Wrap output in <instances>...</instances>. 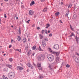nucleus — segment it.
<instances>
[{
	"instance_id": "nucleus-25",
	"label": "nucleus",
	"mask_w": 79,
	"mask_h": 79,
	"mask_svg": "<svg viewBox=\"0 0 79 79\" xmlns=\"http://www.w3.org/2000/svg\"><path fill=\"white\" fill-rule=\"evenodd\" d=\"M56 16H59L60 15V12H56L55 14Z\"/></svg>"
},
{
	"instance_id": "nucleus-18",
	"label": "nucleus",
	"mask_w": 79,
	"mask_h": 79,
	"mask_svg": "<svg viewBox=\"0 0 79 79\" xmlns=\"http://www.w3.org/2000/svg\"><path fill=\"white\" fill-rule=\"evenodd\" d=\"M8 69L7 68H5L4 69L3 71L4 72H6L8 71Z\"/></svg>"
},
{
	"instance_id": "nucleus-58",
	"label": "nucleus",
	"mask_w": 79,
	"mask_h": 79,
	"mask_svg": "<svg viewBox=\"0 0 79 79\" xmlns=\"http://www.w3.org/2000/svg\"><path fill=\"white\" fill-rule=\"evenodd\" d=\"M34 55H35V53H33L32 54V55L33 56H34Z\"/></svg>"
},
{
	"instance_id": "nucleus-53",
	"label": "nucleus",
	"mask_w": 79,
	"mask_h": 79,
	"mask_svg": "<svg viewBox=\"0 0 79 79\" xmlns=\"http://www.w3.org/2000/svg\"><path fill=\"white\" fill-rule=\"evenodd\" d=\"M9 52H12V49H10L9 50Z\"/></svg>"
},
{
	"instance_id": "nucleus-13",
	"label": "nucleus",
	"mask_w": 79,
	"mask_h": 79,
	"mask_svg": "<svg viewBox=\"0 0 79 79\" xmlns=\"http://www.w3.org/2000/svg\"><path fill=\"white\" fill-rule=\"evenodd\" d=\"M34 4H35V2L34 1H32L31 3L30 4V6H32V5H34Z\"/></svg>"
},
{
	"instance_id": "nucleus-57",
	"label": "nucleus",
	"mask_w": 79,
	"mask_h": 79,
	"mask_svg": "<svg viewBox=\"0 0 79 79\" xmlns=\"http://www.w3.org/2000/svg\"><path fill=\"white\" fill-rule=\"evenodd\" d=\"M4 1H5V2H8V0H4Z\"/></svg>"
},
{
	"instance_id": "nucleus-9",
	"label": "nucleus",
	"mask_w": 79,
	"mask_h": 79,
	"mask_svg": "<svg viewBox=\"0 0 79 79\" xmlns=\"http://www.w3.org/2000/svg\"><path fill=\"white\" fill-rule=\"evenodd\" d=\"M75 61L76 63H79V57H76L75 59Z\"/></svg>"
},
{
	"instance_id": "nucleus-16",
	"label": "nucleus",
	"mask_w": 79,
	"mask_h": 79,
	"mask_svg": "<svg viewBox=\"0 0 79 79\" xmlns=\"http://www.w3.org/2000/svg\"><path fill=\"white\" fill-rule=\"evenodd\" d=\"M31 51H29L27 53V55L28 56H30L31 55Z\"/></svg>"
},
{
	"instance_id": "nucleus-17",
	"label": "nucleus",
	"mask_w": 79,
	"mask_h": 79,
	"mask_svg": "<svg viewBox=\"0 0 79 79\" xmlns=\"http://www.w3.org/2000/svg\"><path fill=\"white\" fill-rule=\"evenodd\" d=\"M23 43L25 44L26 42V39L24 37L23 39Z\"/></svg>"
},
{
	"instance_id": "nucleus-39",
	"label": "nucleus",
	"mask_w": 79,
	"mask_h": 79,
	"mask_svg": "<svg viewBox=\"0 0 79 79\" xmlns=\"http://www.w3.org/2000/svg\"><path fill=\"white\" fill-rule=\"evenodd\" d=\"M45 32V30H43L41 32L42 33V34H44V33Z\"/></svg>"
},
{
	"instance_id": "nucleus-61",
	"label": "nucleus",
	"mask_w": 79,
	"mask_h": 79,
	"mask_svg": "<svg viewBox=\"0 0 79 79\" xmlns=\"http://www.w3.org/2000/svg\"><path fill=\"white\" fill-rule=\"evenodd\" d=\"M27 23H29V22H28V21H27Z\"/></svg>"
},
{
	"instance_id": "nucleus-21",
	"label": "nucleus",
	"mask_w": 79,
	"mask_h": 79,
	"mask_svg": "<svg viewBox=\"0 0 79 79\" xmlns=\"http://www.w3.org/2000/svg\"><path fill=\"white\" fill-rule=\"evenodd\" d=\"M37 66L38 68L41 67V64L39 63L37 64Z\"/></svg>"
},
{
	"instance_id": "nucleus-30",
	"label": "nucleus",
	"mask_w": 79,
	"mask_h": 79,
	"mask_svg": "<svg viewBox=\"0 0 79 79\" xmlns=\"http://www.w3.org/2000/svg\"><path fill=\"white\" fill-rule=\"evenodd\" d=\"M16 51H18V52H21V49H17L16 50Z\"/></svg>"
},
{
	"instance_id": "nucleus-32",
	"label": "nucleus",
	"mask_w": 79,
	"mask_h": 79,
	"mask_svg": "<svg viewBox=\"0 0 79 79\" xmlns=\"http://www.w3.org/2000/svg\"><path fill=\"white\" fill-rule=\"evenodd\" d=\"M71 6H72L71 4H70L68 8H71Z\"/></svg>"
},
{
	"instance_id": "nucleus-6",
	"label": "nucleus",
	"mask_w": 79,
	"mask_h": 79,
	"mask_svg": "<svg viewBox=\"0 0 79 79\" xmlns=\"http://www.w3.org/2000/svg\"><path fill=\"white\" fill-rule=\"evenodd\" d=\"M17 69L18 71H21L24 69V68L20 66H17Z\"/></svg>"
},
{
	"instance_id": "nucleus-36",
	"label": "nucleus",
	"mask_w": 79,
	"mask_h": 79,
	"mask_svg": "<svg viewBox=\"0 0 79 79\" xmlns=\"http://www.w3.org/2000/svg\"><path fill=\"white\" fill-rule=\"evenodd\" d=\"M39 50L40 51H42V50L41 49V48H40V46H39Z\"/></svg>"
},
{
	"instance_id": "nucleus-22",
	"label": "nucleus",
	"mask_w": 79,
	"mask_h": 79,
	"mask_svg": "<svg viewBox=\"0 0 79 79\" xmlns=\"http://www.w3.org/2000/svg\"><path fill=\"white\" fill-rule=\"evenodd\" d=\"M47 7L44 8L43 9V12H46V11H47Z\"/></svg>"
},
{
	"instance_id": "nucleus-26",
	"label": "nucleus",
	"mask_w": 79,
	"mask_h": 79,
	"mask_svg": "<svg viewBox=\"0 0 79 79\" xmlns=\"http://www.w3.org/2000/svg\"><path fill=\"white\" fill-rule=\"evenodd\" d=\"M32 48L34 50H35V48H36V46L35 45L33 47H32Z\"/></svg>"
},
{
	"instance_id": "nucleus-2",
	"label": "nucleus",
	"mask_w": 79,
	"mask_h": 79,
	"mask_svg": "<svg viewBox=\"0 0 79 79\" xmlns=\"http://www.w3.org/2000/svg\"><path fill=\"white\" fill-rule=\"evenodd\" d=\"M48 58L50 61H52L54 60V56L52 54H50L48 56Z\"/></svg>"
},
{
	"instance_id": "nucleus-64",
	"label": "nucleus",
	"mask_w": 79,
	"mask_h": 79,
	"mask_svg": "<svg viewBox=\"0 0 79 79\" xmlns=\"http://www.w3.org/2000/svg\"><path fill=\"white\" fill-rule=\"evenodd\" d=\"M16 19H18V17H16Z\"/></svg>"
},
{
	"instance_id": "nucleus-45",
	"label": "nucleus",
	"mask_w": 79,
	"mask_h": 79,
	"mask_svg": "<svg viewBox=\"0 0 79 79\" xmlns=\"http://www.w3.org/2000/svg\"><path fill=\"white\" fill-rule=\"evenodd\" d=\"M77 34H78V35H79V30H78L77 31Z\"/></svg>"
},
{
	"instance_id": "nucleus-52",
	"label": "nucleus",
	"mask_w": 79,
	"mask_h": 79,
	"mask_svg": "<svg viewBox=\"0 0 79 79\" xmlns=\"http://www.w3.org/2000/svg\"><path fill=\"white\" fill-rule=\"evenodd\" d=\"M60 23H63V22H62V21L60 20Z\"/></svg>"
},
{
	"instance_id": "nucleus-46",
	"label": "nucleus",
	"mask_w": 79,
	"mask_h": 79,
	"mask_svg": "<svg viewBox=\"0 0 79 79\" xmlns=\"http://www.w3.org/2000/svg\"><path fill=\"white\" fill-rule=\"evenodd\" d=\"M8 67L9 68H11V67H12V66H11V65H8Z\"/></svg>"
},
{
	"instance_id": "nucleus-51",
	"label": "nucleus",
	"mask_w": 79,
	"mask_h": 79,
	"mask_svg": "<svg viewBox=\"0 0 79 79\" xmlns=\"http://www.w3.org/2000/svg\"><path fill=\"white\" fill-rule=\"evenodd\" d=\"M37 29L39 30V29H40V27H37Z\"/></svg>"
},
{
	"instance_id": "nucleus-4",
	"label": "nucleus",
	"mask_w": 79,
	"mask_h": 79,
	"mask_svg": "<svg viewBox=\"0 0 79 79\" xmlns=\"http://www.w3.org/2000/svg\"><path fill=\"white\" fill-rule=\"evenodd\" d=\"M55 64V62H54L51 64H49V68L51 70H52L53 69V65Z\"/></svg>"
},
{
	"instance_id": "nucleus-48",
	"label": "nucleus",
	"mask_w": 79,
	"mask_h": 79,
	"mask_svg": "<svg viewBox=\"0 0 79 79\" xmlns=\"http://www.w3.org/2000/svg\"><path fill=\"white\" fill-rule=\"evenodd\" d=\"M4 18H6L7 17L6 16V14H4Z\"/></svg>"
},
{
	"instance_id": "nucleus-38",
	"label": "nucleus",
	"mask_w": 79,
	"mask_h": 79,
	"mask_svg": "<svg viewBox=\"0 0 79 79\" xmlns=\"http://www.w3.org/2000/svg\"><path fill=\"white\" fill-rule=\"evenodd\" d=\"M39 77L40 78V79H42V78H43V76H42V75H40L39 76Z\"/></svg>"
},
{
	"instance_id": "nucleus-27",
	"label": "nucleus",
	"mask_w": 79,
	"mask_h": 79,
	"mask_svg": "<svg viewBox=\"0 0 79 79\" xmlns=\"http://www.w3.org/2000/svg\"><path fill=\"white\" fill-rule=\"evenodd\" d=\"M2 77L3 79H8V78H7V77H5L4 75H3Z\"/></svg>"
},
{
	"instance_id": "nucleus-12",
	"label": "nucleus",
	"mask_w": 79,
	"mask_h": 79,
	"mask_svg": "<svg viewBox=\"0 0 79 79\" xmlns=\"http://www.w3.org/2000/svg\"><path fill=\"white\" fill-rule=\"evenodd\" d=\"M75 39H76L77 42V43H78L79 42V38L77 37V35L76 36V37H75Z\"/></svg>"
},
{
	"instance_id": "nucleus-29",
	"label": "nucleus",
	"mask_w": 79,
	"mask_h": 79,
	"mask_svg": "<svg viewBox=\"0 0 79 79\" xmlns=\"http://www.w3.org/2000/svg\"><path fill=\"white\" fill-rule=\"evenodd\" d=\"M77 17V15L76 14H74L73 15V17L75 19Z\"/></svg>"
},
{
	"instance_id": "nucleus-62",
	"label": "nucleus",
	"mask_w": 79,
	"mask_h": 79,
	"mask_svg": "<svg viewBox=\"0 0 79 79\" xmlns=\"http://www.w3.org/2000/svg\"><path fill=\"white\" fill-rule=\"evenodd\" d=\"M17 2H20V0H17Z\"/></svg>"
},
{
	"instance_id": "nucleus-50",
	"label": "nucleus",
	"mask_w": 79,
	"mask_h": 79,
	"mask_svg": "<svg viewBox=\"0 0 79 79\" xmlns=\"http://www.w3.org/2000/svg\"><path fill=\"white\" fill-rule=\"evenodd\" d=\"M41 2H45V0H40Z\"/></svg>"
},
{
	"instance_id": "nucleus-11",
	"label": "nucleus",
	"mask_w": 79,
	"mask_h": 79,
	"mask_svg": "<svg viewBox=\"0 0 79 79\" xmlns=\"http://www.w3.org/2000/svg\"><path fill=\"white\" fill-rule=\"evenodd\" d=\"M27 66H28V67H29L31 69H33V67L31 65V64L30 63H28Z\"/></svg>"
},
{
	"instance_id": "nucleus-35",
	"label": "nucleus",
	"mask_w": 79,
	"mask_h": 79,
	"mask_svg": "<svg viewBox=\"0 0 79 79\" xmlns=\"http://www.w3.org/2000/svg\"><path fill=\"white\" fill-rule=\"evenodd\" d=\"M66 68H69L70 67V65L68 64H67L66 65Z\"/></svg>"
},
{
	"instance_id": "nucleus-60",
	"label": "nucleus",
	"mask_w": 79,
	"mask_h": 79,
	"mask_svg": "<svg viewBox=\"0 0 79 79\" xmlns=\"http://www.w3.org/2000/svg\"><path fill=\"white\" fill-rule=\"evenodd\" d=\"M48 49H49V50H51V48H48Z\"/></svg>"
},
{
	"instance_id": "nucleus-5",
	"label": "nucleus",
	"mask_w": 79,
	"mask_h": 79,
	"mask_svg": "<svg viewBox=\"0 0 79 79\" xmlns=\"http://www.w3.org/2000/svg\"><path fill=\"white\" fill-rule=\"evenodd\" d=\"M53 48L56 50H58L59 48V45L58 44L55 45L53 47Z\"/></svg>"
},
{
	"instance_id": "nucleus-31",
	"label": "nucleus",
	"mask_w": 79,
	"mask_h": 79,
	"mask_svg": "<svg viewBox=\"0 0 79 79\" xmlns=\"http://www.w3.org/2000/svg\"><path fill=\"white\" fill-rule=\"evenodd\" d=\"M9 60L11 62L12 61H13V59H12V58H10L9 59Z\"/></svg>"
},
{
	"instance_id": "nucleus-40",
	"label": "nucleus",
	"mask_w": 79,
	"mask_h": 79,
	"mask_svg": "<svg viewBox=\"0 0 79 79\" xmlns=\"http://www.w3.org/2000/svg\"><path fill=\"white\" fill-rule=\"evenodd\" d=\"M45 33L46 34H48V32H47V30H46L45 31H44Z\"/></svg>"
},
{
	"instance_id": "nucleus-1",
	"label": "nucleus",
	"mask_w": 79,
	"mask_h": 79,
	"mask_svg": "<svg viewBox=\"0 0 79 79\" xmlns=\"http://www.w3.org/2000/svg\"><path fill=\"white\" fill-rule=\"evenodd\" d=\"M37 58L39 61H43L45 58V55L44 54H41L37 57Z\"/></svg>"
},
{
	"instance_id": "nucleus-15",
	"label": "nucleus",
	"mask_w": 79,
	"mask_h": 79,
	"mask_svg": "<svg viewBox=\"0 0 79 79\" xmlns=\"http://www.w3.org/2000/svg\"><path fill=\"white\" fill-rule=\"evenodd\" d=\"M8 76L9 78H10V79H12V78H13V77H14L10 73L8 75Z\"/></svg>"
},
{
	"instance_id": "nucleus-63",
	"label": "nucleus",
	"mask_w": 79,
	"mask_h": 79,
	"mask_svg": "<svg viewBox=\"0 0 79 79\" xmlns=\"http://www.w3.org/2000/svg\"><path fill=\"white\" fill-rule=\"evenodd\" d=\"M13 41V40H11V42H12Z\"/></svg>"
},
{
	"instance_id": "nucleus-59",
	"label": "nucleus",
	"mask_w": 79,
	"mask_h": 79,
	"mask_svg": "<svg viewBox=\"0 0 79 79\" xmlns=\"http://www.w3.org/2000/svg\"><path fill=\"white\" fill-rule=\"evenodd\" d=\"M48 33H50V30H48Z\"/></svg>"
},
{
	"instance_id": "nucleus-3",
	"label": "nucleus",
	"mask_w": 79,
	"mask_h": 79,
	"mask_svg": "<svg viewBox=\"0 0 79 79\" xmlns=\"http://www.w3.org/2000/svg\"><path fill=\"white\" fill-rule=\"evenodd\" d=\"M50 52H51L52 54H54L56 57L59 56V55H60V52H55V51H53L52 50H51L50 51Z\"/></svg>"
},
{
	"instance_id": "nucleus-43",
	"label": "nucleus",
	"mask_w": 79,
	"mask_h": 79,
	"mask_svg": "<svg viewBox=\"0 0 79 79\" xmlns=\"http://www.w3.org/2000/svg\"><path fill=\"white\" fill-rule=\"evenodd\" d=\"M38 68L39 70H42V67H39Z\"/></svg>"
},
{
	"instance_id": "nucleus-14",
	"label": "nucleus",
	"mask_w": 79,
	"mask_h": 79,
	"mask_svg": "<svg viewBox=\"0 0 79 79\" xmlns=\"http://www.w3.org/2000/svg\"><path fill=\"white\" fill-rule=\"evenodd\" d=\"M72 51H73L74 50V46H72L69 48Z\"/></svg>"
},
{
	"instance_id": "nucleus-44",
	"label": "nucleus",
	"mask_w": 79,
	"mask_h": 79,
	"mask_svg": "<svg viewBox=\"0 0 79 79\" xmlns=\"http://www.w3.org/2000/svg\"><path fill=\"white\" fill-rule=\"evenodd\" d=\"M49 37H52V33L49 34Z\"/></svg>"
},
{
	"instance_id": "nucleus-19",
	"label": "nucleus",
	"mask_w": 79,
	"mask_h": 79,
	"mask_svg": "<svg viewBox=\"0 0 79 79\" xmlns=\"http://www.w3.org/2000/svg\"><path fill=\"white\" fill-rule=\"evenodd\" d=\"M10 74L14 77H15V73L11 72Z\"/></svg>"
},
{
	"instance_id": "nucleus-34",
	"label": "nucleus",
	"mask_w": 79,
	"mask_h": 79,
	"mask_svg": "<svg viewBox=\"0 0 79 79\" xmlns=\"http://www.w3.org/2000/svg\"><path fill=\"white\" fill-rule=\"evenodd\" d=\"M69 15V11H68V12L67 13L65 14L66 16H68Z\"/></svg>"
},
{
	"instance_id": "nucleus-20",
	"label": "nucleus",
	"mask_w": 79,
	"mask_h": 79,
	"mask_svg": "<svg viewBox=\"0 0 79 79\" xmlns=\"http://www.w3.org/2000/svg\"><path fill=\"white\" fill-rule=\"evenodd\" d=\"M43 37H44V36L40 34V39H43Z\"/></svg>"
},
{
	"instance_id": "nucleus-54",
	"label": "nucleus",
	"mask_w": 79,
	"mask_h": 79,
	"mask_svg": "<svg viewBox=\"0 0 79 79\" xmlns=\"http://www.w3.org/2000/svg\"><path fill=\"white\" fill-rule=\"evenodd\" d=\"M76 55H77V56H79V54L78 53H76Z\"/></svg>"
},
{
	"instance_id": "nucleus-56",
	"label": "nucleus",
	"mask_w": 79,
	"mask_h": 79,
	"mask_svg": "<svg viewBox=\"0 0 79 79\" xmlns=\"http://www.w3.org/2000/svg\"><path fill=\"white\" fill-rule=\"evenodd\" d=\"M73 9L74 10H76V7H74L73 8Z\"/></svg>"
},
{
	"instance_id": "nucleus-10",
	"label": "nucleus",
	"mask_w": 79,
	"mask_h": 79,
	"mask_svg": "<svg viewBox=\"0 0 79 79\" xmlns=\"http://www.w3.org/2000/svg\"><path fill=\"white\" fill-rule=\"evenodd\" d=\"M34 13V12L32 10H30L29 11V14L30 15H33Z\"/></svg>"
},
{
	"instance_id": "nucleus-49",
	"label": "nucleus",
	"mask_w": 79,
	"mask_h": 79,
	"mask_svg": "<svg viewBox=\"0 0 79 79\" xmlns=\"http://www.w3.org/2000/svg\"><path fill=\"white\" fill-rule=\"evenodd\" d=\"M11 46H12L11 45H9V48H11Z\"/></svg>"
},
{
	"instance_id": "nucleus-47",
	"label": "nucleus",
	"mask_w": 79,
	"mask_h": 79,
	"mask_svg": "<svg viewBox=\"0 0 79 79\" xmlns=\"http://www.w3.org/2000/svg\"><path fill=\"white\" fill-rule=\"evenodd\" d=\"M37 17V15H35L34 16V18H36Z\"/></svg>"
},
{
	"instance_id": "nucleus-28",
	"label": "nucleus",
	"mask_w": 79,
	"mask_h": 79,
	"mask_svg": "<svg viewBox=\"0 0 79 79\" xmlns=\"http://www.w3.org/2000/svg\"><path fill=\"white\" fill-rule=\"evenodd\" d=\"M44 41H46V42H47V41H48V38H44Z\"/></svg>"
},
{
	"instance_id": "nucleus-41",
	"label": "nucleus",
	"mask_w": 79,
	"mask_h": 79,
	"mask_svg": "<svg viewBox=\"0 0 79 79\" xmlns=\"http://www.w3.org/2000/svg\"><path fill=\"white\" fill-rule=\"evenodd\" d=\"M70 28H71V30H72V31H74V29H73V28H72L71 25H70Z\"/></svg>"
},
{
	"instance_id": "nucleus-37",
	"label": "nucleus",
	"mask_w": 79,
	"mask_h": 79,
	"mask_svg": "<svg viewBox=\"0 0 79 79\" xmlns=\"http://www.w3.org/2000/svg\"><path fill=\"white\" fill-rule=\"evenodd\" d=\"M28 46H27V48H25V50H26V51H28V50H29V49L28 48Z\"/></svg>"
},
{
	"instance_id": "nucleus-55",
	"label": "nucleus",
	"mask_w": 79,
	"mask_h": 79,
	"mask_svg": "<svg viewBox=\"0 0 79 79\" xmlns=\"http://www.w3.org/2000/svg\"><path fill=\"white\" fill-rule=\"evenodd\" d=\"M60 5H63V2H61V3H60Z\"/></svg>"
},
{
	"instance_id": "nucleus-8",
	"label": "nucleus",
	"mask_w": 79,
	"mask_h": 79,
	"mask_svg": "<svg viewBox=\"0 0 79 79\" xmlns=\"http://www.w3.org/2000/svg\"><path fill=\"white\" fill-rule=\"evenodd\" d=\"M56 63H59V61L60 60V57L58 56L57 57H56Z\"/></svg>"
},
{
	"instance_id": "nucleus-33",
	"label": "nucleus",
	"mask_w": 79,
	"mask_h": 79,
	"mask_svg": "<svg viewBox=\"0 0 79 79\" xmlns=\"http://www.w3.org/2000/svg\"><path fill=\"white\" fill-rule=\"evenodd\" d=\"M75 35L74 34L72 33L71 35H70L69 37H72V36H74Z\"/></svg>"
},
{
	"instance_id": "nucleus-7",
	"label": "nucleus",
	"mask_w": 79,
	"mask_h": 79,
	"mask_svg": "<svg viewBox=\"0 0 79 79\" xmlns=\"http://www.w3.org/2000/svg\"><path fill=\"white\" fill-rule=\"evenodd\" d=\"M42 45L44 47L46 46V43H45V42L44 40H42Z\"/></svg>"
},
{
	"instance_id": "nucleus-23",
	"label": "nucleus",
	"mask_w": 79,
	"mask_h": 79,
	"mask_svg": "<svg viewBox=\"0 0 79 79\" xmlns=\"http://www.w3.org/2000/svg\"><path fill=\"white\" fill-rule=\"evenodd\" d=\"M19 34H21V28H19Z\"/></svg>"
},
{
	"instance_id": "nucleus-24",
	"label": "nucleus",
	"mask_w": 79,
	"mask_h": 79,
	"mask_svg": "<svg viewBox=\"0 0 79 79\" xmlns=\"http://www.w3.org/2000/svg\"><path fill=\"white\" fill-rule=\"evenodd\" d=\"M17 39L19 41H20L21 40V37L19 36H18Z\"/></svg>"
},
{
	"instance_id": "nucleus-42",
	"label": "nucleus",
	"mask_w": 79,
	"mask_h": 79,
	"mask_svg": "<svg viewBox=\"0 0 79 79\" xmlns=\"http://www.w3.org/2000/svg\"><path fill=\"white\" fill-rule=\"evenodd\" d=\"M46 26L47 27H50V24H48V23L46 24Z\"/></svg>"
}]
</instances>
